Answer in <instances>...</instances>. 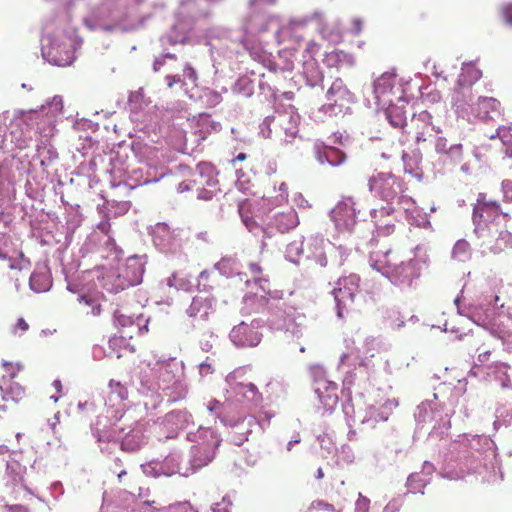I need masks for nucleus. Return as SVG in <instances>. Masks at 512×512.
Masks as SVG:
<instances>
[{
	"label": "nucleus",
	"instance_id": "f257e3e1",
	"mask_svg": "<svg viewBox=\"0 0 512 512\" xmlns=\"http://www.w3.org/2000/svg\"><path fill=\"white\" fill-rule=\"evenodd\" d=\"M508 218L509 215L502 212L496 201L489 200L485 193H479L473 207L474 232L480 246L487 248L492 253L501 252L504 247L502 242L511 238L508 231L501 230L500 216Z\"/></svg>",
	"mask_w": 512,
	"mask_h": 512
},
{
	"label": "nucleus",
	"instance_id": "f03ea898",
	"mask_svg": "<svg viewBox=\"0 0 512 512\" xmlns=\"http://www.w3.org/2000/svg\"><path fill=\"white\" fill-rule=\"evenodd\" d=\"M7 375H3L0 380V390L3 395V399L19 401L25 396V388L13 379L17 373L21 370V366L9 362H3Z\"/></svg>",
	"mask_w": 512,
	"mask_h": 512
},
{
	"label": "nucleus",
	"instance_id": "7ed1b4c3",
	"mask_svg": "<svg viewBox=\"0 0 512 512\" xmlns=\"http://www.w3.org/2000/svg\"><path fill=\"white\" fill-rule=\"evenodd\" d=\"M336 288L333 290V295L338 307V316L342 317V308L348 302H353L356 293L360 286V277L357 274H350L340 278L337 282Z\"/></svg>",
	"mask_w": 512,
	"mask_h": 512
},
{
	"label": "nucleus",
	"instance_id": "20e7f679",
	"mask_svg": "<svg viewBox=\"0 0 512 512\" xmlns=\"http://www.w3.org/2000/svg\"><path fill=\"white\" fill-rule=\"evenodd\" d=\"M397 255L391 251L382 254L372 253L370 257L371 267L388 278L397 279L405 270L403 262L397 263Z\"/></svg>",
	"mask_w": 512,
	"mask_h": 512
},
{
	"label": "nucleus",
	"instance_id": "39448f33",
	"mask_svg": "<svg viewBox=\"0 0 512 512\" xmlns=\"http://www.w3.org/2000/svg\"><path fill=\"white\" fill-rule=\"evenodd\" d=\"M0 259L8 260L9 268L12 270H29L31 267L30 260L14 245L9 236L0 238Z\"/></svg>",
	"mask_w": 512,
	"mask_h": 512
},
{
	"label": "nucleus",
	"instance_id": "423d86ee",
	"mask_svg": "<svg viewBox=\"0 0 512 512\" xmlns=\"http://www.w3.org/2000/svg\"><path fill=\"white\" fill-rule=\"evenodd\" d=\"M371 188L383 200L393 202L403 192V183L395 176L381 174L372 180Z\"/></svg>",
	"mask_w": 512,
	"mask_h": 512
},
{
	"label": "nucleus",
	"instance_id": "0eeeda50",
	"mask_svg": "<svg viewBox=\"0 0 512 512\" xmlns=\"http://www.w3.org/2000/svg\"><path fill=\"white\" fill-rule=\"evenodd\" d=\"M412 127L415 133V142L417 145L430 143L435 138L438 131L432 123L431 114L424 110L412 117Z\"/></svg>",
	"mask_w": 512,
	"mask_h": 512
},
{
	"label": "nucleus",
	"instance_id": "6e6552de",
	"mask_svg": "<svg viewBox=\"0 0 512 512\" xmlns=\"http://www.w3.org/2000/svg\"><path fill=\"white\" fill-rule=\"evenodd\" d=\"M230 339L238 347H254L259 344L261 335L252 326L242 322L231 330Z\"/></svg>",
	"mask_w": 512,
	"mask_h": 512
},
{
	"label": "nucleus",
	"instance_id": "1a4fd4ad",
	"mask_svg": "<svg viewBox=\"0 0 512 512\" xmlns=\"http://www.w3.org/2000/svg\"><path fill=\"white\" fill-rule=\"evenodd\" d=\"M395 82L396 75L388 72L383 73L374 81V94L378 105L391 104Z\"/></svg>",
	"mask_w": 512,
	"mask_h": 512
},
{
	"label": "nucleus",
	"instance_id": "9d476101",
	"mask_svg": "<svg viewBox=\"0 0 512 512\" xmlns=\"http://www.w3.org/2000/svg\"><path fill=\"white\" fill-rule=\"evenodd\" d=\"M491 334L499 338L504 344L512 346V317L499 315L497 321L487 323Z\"/></svg>",
	"mask_w": 512,
	"mask_h": 512
},
{
	"label": "nucleus",
	"instance_id": "9b49d317",
	"mask_svg": "<svg viewBox=\"0 0 512 512\" xmlns=\"http://www.w3.org/2000/svg\"><path fill=\"white\" fill-rule=\"evenodd\" d=\"M474 109L477 116L485 121L501 115V104L493 97H479Z\"/></svg>",
	"mask_w": 512,
	"mask_h": 512
},
{
	"label": "nucleus",
	"instance_id": "f8f14e48",
	"mask_svg": "<svg viewBox=\"0 0 512 512\" xmlns=\"http://www.w3.org/2000/svg\"><path fill=\"white\" fill-rule=\"evenodd\" d=\"M190 182H197L203 194L206 187H211L215 184L213 166L206 162L199 163L195 171L190 175Z\"/></svg>",
	"mask_w": 512,
	"mask_h": 512
},
{
	"label": "nucleus",
	"instance_id": "ddd939ff",
	"mask_svg": "<svg viewBox=\"0 0 512 512\" xmlns=\"http://www.w3.org/2000/svg\"><path fill=\"white\" fill-rule=\"evenodd\" d=\"M332 218L340 228H349L355 224L354 210L347 204L337 205L332 211Z\"/></svg>",
	"mask_w": 512,
	"mask_h": 512
},
{
	"label": "nucleus",
	"instance_id": "4468645a",
	"mask_svg": "<svg viewBox=\"0 0 512 512\" xmlns=\"http://www.w3.org/2000/svg\"><path fill=\"white\" fill-rule=\"evenodd\" d=\"M487 340H490V336L486 333H477L474 336V344L476 345V350L479 351L477 355V362L480 365L488 362L494 351V348L491 344L487 343Z\"/></svg>",
	"mask_w": 512,
	"mask_h": 512
},
{
	"label": "nucleus",
	"instance_id": "2eb2a0df",
	"mask_svg": "<svg viewBox=\"0 0 512 512\" xmlns=\"http://www.w3.org/2000/svg\"><path fill=\"white\" fill-rule=\"evenodd\" d=\"M274 222L275 226L280 232H287L297 226V213L293 209H289L286 212L277 213L274 217Z\"/></svg>",
	"mask_w": 512,
	"mask_h": 512
},
{
	"label": "nucleus",
	"instance_id": "dca6fc26",
	"mask_svg": "<svg viewBox=\"0 0 512 512\" xmlns=\"http://www.w3.org/2000/svg\"><path fill=\"white\" fill-rule=\"evenodd\" d=\"M323 62L328 68H339L344 63L352 65L353 58L349 53H346L342 50H333L329 53H326Z\"/></svg>",
	"mask_w": 512,
	"mask_h": 512
},
{
	"label": "nucleus",
	"instance_id": "f3484780",
	"mask_svg": "<svg viewBox=\"0 0 512 512\" xmlns=\"http://www.w3.org/2000/svg\"><path fill=\"white\" fill-rule=\"evenodd\" d=\"M386 115L389 123L395 128H404L407 123L406 111L403 107L387 104Z\"/></svg>",
	"mask_w": 512,
	"mask_h": 512
},
{
	"label": "nucleus",
	"instance_id": "a211bd4d",
	"mask_svg": "<svg viewBox=\"0 0 512 512\" xmlns=\"http://www.w3.org/2000/svg\"><path fill=\"white\" fill-rule=\"evenodd\" d=\"M346 159V155L339 149L334 147H325L323 152H318V160L320 163L327 162L330 165L337 166L342 164Z\"/></svg>",
	"mask_w": 512,
	"mask_h": 512
},
{
	"label": "nucleus",
	"instance_id": "6ab92c4d",
	"mask_svg": "<svg viewBox=\"0 0 512 512\" xmlns=\"http://www.w3.org/2000/svg\"><path fill=\"white\" fill-rule=\"evenodd\" d=\"M30 287L37 293L44 292L50 287V280L42 273H32L30 276Z\"/></svg>",
	"mask_w": 512,
	"mask_h": 512
},
{
	"label": "nucleus",
	"instance_id": "aec40b11",
	"mask_svg": "<svg viewBox=\"0 0 512 512\" xmlns=\"http://www.w3.org/2000/svg\"><path fill=\"white\" fill-rule=\"evenodd\" d=\"M79 303L84 304L87 307H90V311H86L87 315L91 316H99L102 312L101 303L97 298L92 296L83 295L79 297Z\"/></svg>",
	"mask_w": 512,
	"mask_h": 512
},
{
	"label": "nucleus",
	"instance_id": "412c9836",
	"mask_svg": "<svg viewBox=\"0 0 512 512\" xmlns=\"http://www.w3.org/2000/svg\"><path fill=\"white\" fill-rule=\"evenodd\" d=\"M446 159H444V162L447 160L450 161L451 164L457 165L461 163L463 159V149L461 145H453L450 146L447 154H445Z\"/></svg>",
	"mask_w": 512,
	"mask_h": 512
},
{
	"label": "nucleus",
	"instance_id": "4be33fe9",
	"mask_svg": "<svg viewBox=\"0 0 512 512\" xmlns=\"http://www.w3.org/2000/svg\"><path fill=\"white\" fill-rule=\"evenodd\" d=\"M42 118V113L38 111H30L24 116V121L28 126H31L32 128L35 127L36 131L41 133V127H40V120Z\"/></svg>",
	"mask_w": 512,
	"mask_h": 512
},
{
	"label": "nucleus",
	"instance_id": "5701e85b",
	"mask_svg": "<svg viewBox=\"0 0 512 512\" xmlns=\"http://www.w3.org/2000/svg\"><path fill=\"white\" fill-rule=\"evenodd\" d=\"M321 34L324 39L333 43H338L342 40V34L338 28H332L328 30L327 27H323L321 29Z\"/></svg>",
	"mask_w": 512,
	"mask_h": 512
},
{
	"label": "nucleus",
	"instance_id": "b1692460",
	"mask_svg": "<svg viewBox=\"0 0 512 512\" xmlns=\"http://www.w3.org/2000/svg\"><path fill=\"white\" fill-rule=\"evenodd\" d=\"M109 386H110V388H111L112 393L117 394V396H118L121 400H125V399H127V397H128V390H127V388H126L124 385H122L120 382L115 381V380H110V382H109Z\"/></svg>",
	"mask_w": 512,
	"mask_h": 512
},
{
	"label": "nucleus",
	"instance_id": "393cba45",
	"mask_svg": "<svg viewBox=\"0 0 512 512\" xmlns=\"http://www.w3.org/2000/svg\"><path fill=\"white\" fill-rule=\"evenodd\" d=\"M190 190H195L196 192H198V196L202 197V193L200 191V188L198 187L197 182H190V177H189L188 179L179 183L178 191L185 192V191H190Z\"/></svg>",
	"mask_w": 512,
	"mask_h": 512
},
{
	"label": "nucleus",
	"instance_id": "a878e982",
	"mask_svg": "<svg viewBox=\"0 0 512 512\" xmlns=\"http://www.w3.org/2000/svg\"><path fill=\"white\" fill-rule=\"evenodd\" d=\"M185 420H186V413H184L182 411H172L165 416V421L167 423L177 424L179 422H184Z\"/></svg>",
	"mask_w": 512,
	"mask_h": 512
},
{
	"label": "nucleus",
	"instance_id": "bb28decb",
	"mask_svg": "<svg viewBox=\"0 0 512 512\" xmlns=\"http://www.w3.org/2000/svg\"><path fill=\"white\" fill-rule=\"evenodd\" d=\"M168 512H197V511L188 503H179V504H175V505H170L168 507Z\"/></svg>",
	"mask_w": 512,
	"mask_h": 512
},
{
	"label": "nucleus",
	"instance_id": "cd10ccee",
	"mask_svg": "<svg viewBox=\"0 0 512 512\" xmlns=\"http://www.w3.org/2000/svg\"><path fill=\"white\" fill-rule=\"evenodd\" d=\"M311 507L316 510H325L328 512H334L335 508L332 504L327 503L323 500H317L312 502Z\"/></svg>",
	"mask_w": 512,
	"mask_h": 512
},
{
	"label": "nucleus",
	"instance_id": "c85d7f7f",
	"mask_svg": "<svg viewBox=\"0 0 512 512\" xmlns=\"http://www.w3.org/2000/svg\"><path fill=\"white\" fill-rule=\"evenodd\" d=\"M435 149L438 153L447 154V140L444 137H436L435 136Z\"/></svg>",
	"mask_w": 512,
	"mask_h": 512
},
{
	"label": "nucleus",
	"instance_id": "c756f323",
	"mask_svg": "<svg viewBox=\"0 0 512 512\" xmlns=\"http://www.w3.org/2000/svg\"><path fill=\"white\" fill-rule=\"evenodd\" d=\"M501 13L506 23L512 25V3L505 4L501 8Z\"/></svg>",
	"mask_w": 512,
	"mask_h": 512
},
{
	"label": "nucleus",
	"instance_id": "7c9ffc66",
	"mask_svg": "<svg viewBox=\"0 0 512 512\" xmlns=\"http://www.w3.org/2000/svg\"><path fill=\"white\" fill-rule=\"evenodd\" d=\"M502 190L504 194V198L507 201H512V181L505 180L502 182Z\"/></svg>",
	"mask_w": 512,
	"mask_h": 512
},
{
	"label": "nucleus",
	"instance_id": "2f4dec72",
	"mask_svg": "<svg viewBox=\"0 0 512 512\" xmlns=\"http://www.w3.org/2000/svg\"><path fill=\"white\" fill-rule=\"evenodd\" d=\"M184 74L192 82H195L197 80V73L190 64H186V66L184 67Z\"/></svg>",
	"mask_w": 512,
	"mask_h": 512
},
{
	"label": "nucleus",
	"instance_id": "473e14b6",
	"mask_svg": "<svg viewBox=\"0 0 512 512\" xmlns=\"http://www.w3.org/2000/svg\"><path fill=\"white\" fill-rule=\"evenodd\" d=\"M468 75L472 80H477L481 76V72L474 67H468L464 70L462 76Z\"/></svg>",
	"mask_w": 512,
	"mask_h": 512
},
{
	"label": "nucleus",
	"instance_id": "72a5a7b5",
	"mask_svg": "<svg viewBox=\"0 0 512 512\" xmlns=\"http://www.w3.org/2000/svg\"><path fill=\"white\" fill-rule=\"evenodd\" d=\"M165 80L168 88H172L175 84L183 83L179 75H167Z\"/></svg>",
	"mask_w": 512,
	"mask_h": 512
},
{
	"label": "nucleus",
	"instance_id": "f704fd0d",
	"mask_svg": "<svg viewBox=\"0 0 512 512\" xmlns=\"http://www.w3.org/2000/svg\"><path fill=\"white\" fill-rule=\"evenodd\" d=\"M248 266H249L250 272L253 275V279H257L262 273L261 266L258 263H249Z\"/></svg>",
	"mask_w": 512,
	"mask_h": 512
},
{
	"label": "nucleus",
	"instance_id": "c9c22d12",
	"mask_svg": "<svg viewBox=\"0 0 512 512\" xmlns=\"http://www.w3.org/2000/svg\"><path fill=\"white\" fill-rule=\"evenodd\" d=\"M51 106L54 107L56 112H62L63 110V100L60 96H55L52 99Z\"/></svg>",
	"mask_w": 512,
	"mask_h": 512
},
{
	"label": "nucleus",
	"instance_id": "e433bc0d",
	"mask_svg": "<svg viewBox=\"0 0 512 512\" xmlns=\"http://www.w3.org/2000/svg\"><path fill=\"white\" fill-rule=\"evenodd\" d=\"M363 23L360 19L355 18L352 20V30L355 35H359L362 32Z\"/></svg>",
	"mask_w": 512,
	"mask_h": 512
},
{
	"label": "nucleus",
	"instance_id": "4c0bfd02",
	"mask_svg": "<svg viewBox=\"0 0 512 512\" xmlns=\"http://www.w3.org/2000/svg\"><path fill=\"white\" fill-rule=\"evenodd\" d=\"M319 51V44L315 41H310L307 44L306 52H308L311 56L315 55Z\"/></svg>",
	"mask_w": 512,
	"mask_h": 512
},
{
	"label": "nucleus",
	"instance_id": "58836bf2",
	"mask_svg": "<svg viewBox=\"0 0 512 512\" xmlns=\"http://www.w3.org/2000/svg\"><path fill=\"white\" fill-rule=\"evenodd\" d=\"M16 328L21 332H26L29 329V325L23 318H19L16 323Z\"/></svg>",
	"mask_w": 512,
	"mask_h": 512
},
{
	"label": "nucleus",
	"instance_id": "ea45409f",
	"mask_svg": "<svg viewBox=\"0 0 512 512\" xmlns=\"http://www.w3.org/2000/svg\"><path fill=\"white\" fill-rule=\"evenodd\" d=\"M99 229L104 232L105 234H108L110 229V223L108 221L102 222L99 224Z\"/></svg>",
	"mask_w": 512,
	"mask_h": 512
},
{
	"label": "nucleus",
	"instance_id": "a19ab883",
	"mask_svg": "<svg viewBox=\"0 0 512 512\" xmlns=\"http://www.w3.org/2000/svg\"><path fill=\"white\" fill-rule=\"evenodd\" d=\"M165 64L164 60H156L153 65V69L155 72L160 71L161 67Z\"/></svg>",
	"mask_w": 512,
	"mask_h": 512
},
{
	"label": "nucleus",
	"instance_id": "79ce46f5",
	"mask_svg": "<svg viewBox=\"0 0 512 512\" xmlns=\"http://www.w3.org/2000/svg\"><path fill=\"white\" fill-rule=\"evenodd\" d=\"M246 154L245 153H239L233 160V162H236V161H244L246 159Z\"/></svg>",
	"mask_w": 512,
	"mask_h": 512
},
{
	"label": "nucleus",
	"instance_id": "37998d69",
	"mask_svg": "<svg viewBox=\"0 0 512 512\" xmlns=\"http://www.w3.org/2000/svg\"><path fill=\"white\" fill-rule=\"evenodd\" d=\"M165 59L176 60V59H177V57H176V55H175V54L167 53V54H165V55H164V57H163V59H162V60H164V61H165Z\"/></svg>",
	"mask_w": 512,
	"mask_h": 512
},
{
	"label": "nucleus",
	"instance_id": "c03bdc74",
	"mask_svg": "<svg viewBox=\"0 0 512 512\" xmlns=\"http://www.w3.org/2000/svg\"><path fill=\"white\" fill-rule=\"evenodd\" d=\"M127 474L126 470H121L118 474H117V478L119 480V482L122 481V478Z\"/></svg>",
	"mask_w": 512,
	"mask_h": 512
},
{
	"label": "nucleus",
	"instance_id": "a18cd8bd",
	"mask_svg": "<svg viewBox=\"0 0 512 512\" xmlns=\"http://www.w3.org/2000/svg\"><path fill=\"white\" fill-rule=\"evenodd\" d=\"M53 385L58 391H60L62 388L61 382L59 380L54 381Z\"/></svg>",
	"mask_w": 512,
	"mask_h": 512
},
{
	"label": "nucleus",
	"instance_id": "49530a36",
	"mask_svg": "<svg viewBox=\"0 0 512 512\" xmlns=\"http://www.w3.org/2000/svg\"><path fill=\"white\" fill-rule=\"evenodd\" d=\"M323 476H324L323 471L321 468H319L317 471V477L320 479V478H323Z\"/></svg>",
	"mask_w": 512,
	"mask_h": 512
},
{
	"label": "nucleus",
	"instance_id": "de8ad7c7",
	"mask_svg": "<svg viewBox=\"0 0 512 512\" xmlns=\"http://www.w3.org/2000/svg\"><path fill=\"white\" fill-rule=\"evenodd\" d=\"M506 154L512 158V145L506 150Z\"/></svg>",
	"mask_w": 512,
	"mask_h": 512
},
{
	"label": "nucleus",
	"instance_id": "09e8293b",
	"mask_svg": "<svg viewBox=\"0 0 512 512\" xmlns=\"http://www.w3.org/2000/svg\"><path fill=\"white\" fill-rule=\"evenodd\" d=\"M16 509H18L19 512H27L26 508L23 506H16Z\"/></svg>",
	"mask_w": 512,
	"mask_h": 512
},
{
	"label": "nucleus",
	"instance_id": "8fccbe9b",
	"mask_svg": "<svg viewBox=\"0 0 512 512\" xmlns=\"http://www.w3.org/2000/svg\"><path fill=\"white\" fill-rule=\"evenodd\" d=\"M499 296L494 297V305L498 306Z\"/></svg>",
	"mask_w": 512,
	"mask_h": 512
},
{
	"label": "nucleus",
	"instance_id": "3c124183",
	"mask_svg": "<svg viewBox=\"0 0 512 512\" xmlns=\"http://www.w3.org/2000/svg\"><path fill=\"white\" fill-rule=\"evenodd\" d=\"M298 24L299 25H305L306 24V20L299 21Z\"/></svg>",
	"mask_w": 512,
	"mask_h": 512
},
{
	"label": "nucleus",
	"instance_id": "603ef678",
	"mask_svg": "<svg viewBox=\"0 0 512 512\" xmlns=\"http://www.w3.org/2000/svg\"><path fill=\"white\" fill-rule=\"evenodd\" d=\"M509 171L510 176H512V164L509 166Z\"/></svg>",
	"mask_w": 512,
	"mask_h": 512
},
{
	"label": "nucleus",
	"instance_id": "864d4df0",
	"mask_svg": "<svg viewBox=\"0 0 512 512\" xmlns=\"http://www.w3.org/2000/svg\"><path fill=\"white\" fill-rule=\"evenodd\" d=\"M502 385H503V387H508V386H510V385H509L508 383H506V382H503V384H502Z\"/></svg>",
	"mask_w": 512,
	"mask_h": 512
},
{
	"label": "nucleus",
	"instance_id": "5fc2aeb1",
	"mask_svg": "<svg viewBox=\"0 0 512 512\" xmlns=\"http://www.w3.org/2000/svg\"><path fill=\"white\" fill-rule=\"evenodd\" d=\"M249 386H250V388H251L252 390L256 389L255 385H253V384H250Z\"/></svg>",
	"mask_w": 512,
	"mask_h": 512
},
{
	"label": "nucleus",
	"instance_id": "6e6d98bb",
	"mask_svg": "<svg viewBox=\"0 0 512 512\" xmlns=\"http://www.w3.org/2000/svg\"><path fill=\"white\" fill-rule=\"evenodd\" d=\"M120 464H121L120 459H117L116 465H120Z\"/></svg>",
	"mask_w": 512,
	"mask_h": 512
},
{
	"label": "nucleus",
	"instance_id": "4d7b16f0",
	"mask_svg": "<svg viewBox=\"0 0 512 512\" xmlns=\"http://www.w3.org/2000/svg\"><path fill=\"white\" fill-rule=\"evenodd\" d=\"M276 0H268L269 3H274Z\"/></svg>",
	"mask_w": 512,
	"mask_h": 512
},
{
	"label": "nucleus",
	"instance_id": "13d9d810",
	"mask_svg": "<svg viewBox=\"0 0 512 512\" xmlns=\"http://www.w3.org/2000/svg\"><path fill=\"white\" fill-rule=\"evenodd\" d=\"M2 421H3V418L0 416V424L2 423Z\"/></svg>",
	"mask_w": 512,
	"mask_h": 512
}]
</instances>
